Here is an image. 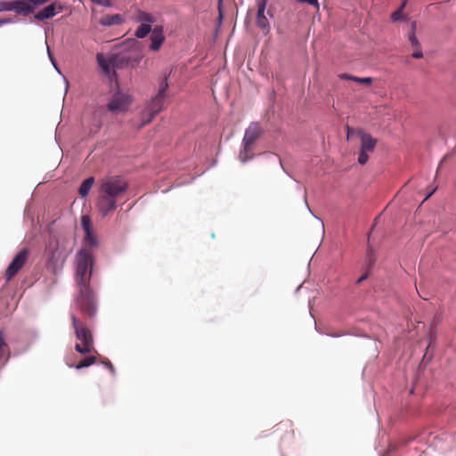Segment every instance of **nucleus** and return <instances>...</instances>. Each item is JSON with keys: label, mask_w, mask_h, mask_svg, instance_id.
Instances as JSON below:
<instances>
[{"label": "nucleus", "mask_w": 456, "mask_h": 456, "mask_svg": "<svg viewBox=\"0 0 456 456\" xmlns=\"http://www.w3.org/2000/svg\"><path fill=\"white\" fill-rule=\"evenodd\" d=\"M93 265L94 258L88 249L82 248L77 252L75 281L78 293L76 297V305L81 314L88 318H93L97 310L95 297L90 288Z\"/></svg>", "instance_id": "nucleus-1"}, {"label": "nucleus", "mask_w": 456, "mask_h": 456, "mask_svg": "<svg viewBox=\"0 0 456 456\" xmlns=\"http://www.w3.org/2000/svg\"><path fill=\"white\" fill-rule=\"evenodd\" d=\"M72 326L75 335L80 343L75 345V350L81 354L96 353L94 346V338L89 328L75 314H71Z\"/></svg>", "instance_id": "nucleus-2"}, {"label": "nucleus", "mask_w": 456, "mask_h": 456, "mask_svg": "<svg viewBox=\"0 0 456 456\" xmlns=\"http://www.w3.org/2000/svg\"><path fill=\"white\" fill-rule=\"evenodd\" d=\"M167 87V77L166 76L160 85L159 93L145 107V113L148 114L149 117L148 119L143 120L142 124L138 125L139 129L149 124L153 119V118L163 110L166 91Z\"/></svg>", "instance_id": "nucleus-3"}, {"label": "nucleus", "mask_w": 456, "mask_h": 456, "mask_svg": "<svg viewBox=\"0 0 456 456\" xmlns=\"http://www.w3.org/2000/svg\"><path fill=\"white\" fill-rule=\"evenodd\" d=\"M128 188L127 182L119 175L106 176L101 180L99 191L118 199Z\"/></svg>", "instance_id": "nucleus-4"}, {"label": "nucleus", "mask_w": 456, "mask_h": 456, "mask_svg": "<svg viewBox=\"0 0 456 456\" xmlns=\"http://www.w3.org/2000/svg\"><path fill=\"white\" fill-rule=\"evenodd\" d=\"M263 129L259 123L253 122L245 131L243 137V151L240 153V159L241 162H246L252 158L249 153L253 149V144L262 134Z\"/></svg>", "instance_id": "nucleus-5"}, {"label": "nucleus", "mask_w": 456, "mask_h": 456, "mask_svg": "<svg viewBox=\"0 0 456 456\" xmlns=\"http://www.w3.org/2000/svg\"><path fill=\"white\" fill-rule=\"evenodd\" d=\"M357 135L361 139V149L359 152L358 162L361 165H364L369 160V152H372L375 150L377 140L362 129L357 131Z\"/></svg>", "instance_id": "nucleus-6"}, {"label": "nucleus", "mask_w": 456, "mask_h": 456, "mask_svg": "<svg viewBox=\"0 0 456 456\" xmlns=\"http://www.w3.org/2000/svg\"><path fill=\"white\" fill-rule=\"evenodd\" d=\"M36 5L28 0L1 1L0 11H13L27 16L34 12Z\"/></svg>", "instance_id": "nucleus-7"}, {"label": "nucleus", "mask_w": 456, "mask_h": 456, "mask_svg": "<svg viewBox=\"0 0 456 456\" xmlns=\"http://www.w3.org/2000/svg\"><path fill=\"white\" fill-rule=\"evenodd\" d=\"M131 103L132 98L129 94L117 92L107 104V109L109 111L115 114L122 113L128 110Z\"/></svg>", "instance_id": "nucleus-8"}, {"label": "nucleus", "mask_w": 456, "mask_h": 456, "mask_svg": "<svg viewBox=\"0 0 456 456\" xmlns=\"http://www.w3.org/2000/svg\"><path fill=\"white\" fill-rule=\"evenodd\" d=\"M29 256L28 248H22L12 260L5 270V278L7 281L12 280L25 265Z\"/></svg>", "instance_id": "nucleus-9"}, {"label": "nucleus", "mask_w": 456, "mask_h": 456, "mask_svg": "<svg viewBox=\"0 0 456 456\" xmlns=\"http://www.w3.org/2000/svg\"><path fill=\"white\" fill-rule=\"evenodd\" d=\"M117 198L106 195V193L99 191L96 206L99 212L103 216H106L108 215L112 214L115 211V209L117 208Z\"/></svg>", "instance_id": "nucleus-10"}, {"label": "nucleus", "mask_w": 456, "mask_h": 456, "mask_svg": "<svg viewBox=\"0 0 456 456\" xmlns=\"http://www.w3.org/2000/svg\"><path fill=\"white\" fill-rule=\"evenodd\" d=\"M81 225L85 232V243L91 248L98 246V240L92 228L91 219L88 216H83L81 218Z\"/></svg>", "instance_id": "nucleus-11"}, {"label": "nucleus", "mask_w": 456, "mask_h": 456, "mask_svg": "<svg viewBox=\"0 0 456 456\" xmlns=\"http://www.w3.org/2000/svg\"><path fill=\"white\" fill-rule=\"evenodd\" d=\"M63 10L62 4L59 3H53L48 6L45 7L38 12L35 14V19L37 20H44L47 19H51L55 16L57 13L61 12Z\"/></svg>", "instance_id": "nucleus-12"}, {"label": "nucleus", "mask_w": 456, "mask_h": 456, "mask_svg": "<svg viewBox=\"0 0 456 456\" xmlns=\"http://www.w3.org/2000/svg\"><path fill=\"white\" fill-rule=\"evenodd\" d=\"M268 0H257L256 1V24L262 29L269 30L270 25L268 19L266 18L265 12Z\"/></svg>", "instance_id": "nucleus-13"}, {"label": "nucleus", "mask_w": 456, "mask_h": 456, "mask_svg": "<svg viewBox=\"0 0 456 456\" xmlns=\"http://www.w3.org/2000/svg\"><path fill=\"white\" fill-rule=\"evenodd\" d=\"M165 40V37L163 35V29L161 27H156L152 34L151 36V49L152 51H158L159 50L161 45L163 44Z\"/></svg>", "instance_id": "nucleus-14"}, {"label": "nucleus", "mask_w": 456, "mask_h": 456, "mask_svg": "<svg viewBox=\"0 0 456 456\" xmlns=\"http://www.w3.org/2000/svg\"><path fill=\"white\" fill-rule=\"evenodd\" d=\"M123 21H124V19H123L122 15H120V14H112V15L108 14V15L102 16L100 19L99 23L102 26L109 27V26H112V25L121 24Z\"/></svg>", "instance_id": "nucleus-15"}, {"label": "nucleus", "mask_w": 456, "mask_h": 456, "mask_svg": "<svg viewBox=\"0 0 456 456\" xmlns=\"http://www.w3.org/2000/svg\"><path fill=\"white\" fill-rule=\"evenodd\" d=\"M339 77L343 80H352V81H355L357 83L364 84L367 86H369L372 83L371 77H354V76H352V75H349L346 73L340 74Z\"/></svg>", "instance_id": "nucleus-16"}, {"label": "nucleus", "mask_w": 456, "mask_h": 456, "mask_svg": "<svg viewBox=\"0 0 456 456\" xmlns=\"http://www.w3.org/2000/svg\"><path fill=\"white\" fill-rule=\"evenodd\" d=\"M94 183V177H88L86 178L80 185L78 192L82 197H86L88 195L92 186Z\"/></svg>", "instance_id": "nucleus-17"}, {"label": "nucleus", "mask_w": 456, "mask_h": 456, "mask_svg": "<svg viewBox=\"0 0 456 456\" xmlns=\"http://www.w3.org/2000/svg\"><path fill=\"white\" fill-rule=\"evenodd\" d=\"M96 362H97V359L94 355H89V356L84 358L83 360H81L80 362H78L75 365V368L77 370H80V369H83L86 367H89V366L94 364Z\"/></svg>", "instance_id": "nucleus-18"}, {"label": "nucleus", "mask_w": 456, "mask_h": 456, "mask_svg": "<svg viewBox=\"0 0 456 456\" xmlns=\"http://www.w3.org/2000/svg\"><path fill=\"white\" fill-rule=\"evenodd\" d=\"M151 30L150 24L142 23L135 30L134 36L138 38L145 37Z\"/></svg>", "instance_id": "nucleus-19"}, {"label": "nucleus", "mask_w": 456, "mask_h": 456, "mask_svg": "<svg viewBox=\"0 0 456 456\" xmlns=\"http://www.w3.org/2000/svg\"><path fill=\"white\" fill-rule=\"evenodd\" d=\"M136 20L142 22V24L146 23L150 25L151 23H154L156 21V19L151 13L145 12H139Z\"/></svg>", "instance_id": "nucleus-20"}, {"label": "nucleus", "mask_w": 456, "mask_h": 456, "mask_svg": "<svg viewBox=\"0 0 456 456\" xmlns=\"http://www.w3.org/2000/svg\"><path fill=\"white\" fill-rule=\"evenodd\" d=\"M416 22L411 23V32L409 35V41L413 48H419L420 44L415 35Z\"/></svg>", "instance_id": "nucleus-21"}, {"label": "nucleus", "mask_w": 456, "mask_h": 456, "mask_svg": "<svg viewBox=\"0 0 456 456\" xmlns=\"http://www.w3.org/2000/svg\"><path fill=\"white\" fill-rule=\"evenodd\" d=\"M129 58L124 55H118L113 60L112 62L117 67H122L125 63H128Z\"/></svg>", "instance_id": "nucleus-22"}, {"label": "nucleus", "mask_w": 456, "mask_h": 456, "mask_svg": "<svg viewBox=\"0 0 456 456\" xmlns=\"http://www.w3.org/2000/svg\"><path fill=\"white\" fill-rule=\"evenodd\" d=\"M7 347V344L4 339V335L2 330H0V354L4 355V349Z\"/></svg>", "instance_id": "nucleus-23"}, {"label": "nucleus", "mask_w": 456, "mask_h": 456, "mask_svg": "<svg viewBox=\"0 0 456 456\" xmlns=\"http://www.w3.org/2000/svg\"><path fill=\"white\" fill-rule=\"evenodd\" d=\"M403 9V8H402V5H401L398 10H396L395 12H394L392 13L391 18H392L393 20H399L402 19V17H403V14H402Z\"/></svg>", "instance_id": "nucleus-24"}, {"label": "nucleus", "mask_w": 456, "mask_h": 456, "mask_svg": "<svg viewBox=\"0 0 456 456\" xmlns=\"http://www.w3.org/2000/svg\"><path fill=\"white\" fill-rule=\"evenodd\" d=\"M297 1L299 3H302V4H308L312 6H314V8L319 9L318 0H297Z\"/></svg>", "instance_id": "nucleus-25"}, {"label": "nucleus", "mask_w": 456, "mask_h": 456, "mask_svg": "<svg viewBox=\"0 0 456 456\" xmlns=\"http://www.w3.org/2000/svg\"><path fill=\"white\" fill-rule=\"evenodd\" d=\"M97 60H98V62H99L100 66L102 68V69L105 70V71H108L109 66L106 63V61L103 60L102 56L98 54Z\"/></svg>", "instance_id": "nucleus-26"}, {"label": "nucleus", "mask_w": 456, "mask_h": 456, "mask_svg": "<svg viewBox=\"0 0 456 456\" xmlns=\"http://www.w3.org/2000/svg\"><path fill=\"white\" fill-rule=\"evenodd\" d=\"M148 117H149V116H148V114H146V113H145V109H144V110L141 112V114H140V123H139V125H140V124H142L143 120L148 119ZM133 125H134V126H136L138 127V124H137V123H135L134 121H133Z\"/></svg>", "instance_id": "nucleus-27"}, {"label": "nucleus", "mask_w": 456, "mask_h": 456, "mask_svg": "<svg viewBox=\"0 0 456 456\" xmlns=\"http://www.w3.org/2000/svg\"><path fill=\"white\" fill-rule=\"evenodd\" d=\"M412 57L416 59H420L423 57V53L420 47L415 48V51L412 53Z\"/></svg>", "instance_id": "nucleus-28"}, {"label": "nucleus", "mask_w": 456, "mask_h": 456, "mask_svg": "<svg viewBox=\"0 0 456 456\" xmlns=\"http://www.w3.org/2000/svg\"><path fill=\"white\" fill-rule=\"evenodd\" d=\"M92 2L102 5V6H110V0H91Z\"/></svg>", "instance_id": "nucleus-29"}, {"label": "nucleus", "mask_w": 456, "mask_h": 456, "mask_svg": "<svg viewBox=\"0 0 456 456\" xmlns=\"http://www.w3.org/2000/svg\"><path fill=\"white\" fill-rule=\"evenodd\" d=\"M28 1L31 2L37 7V6L45 4V3L49 2L50 0H28Z\"/></svg>", "instance_id": "nucleus-30"}, {"label": "nucleus", "mask_w": 456, "mask_h": 456, "mask_svg": "<svg viewBox=\"0 0 456 456\" xmlns=\"http://www.w3.org/2000/svg\"><path fill=\"white\" fill-rule=\"evenodd\" d=\"M104 364L106 365V367L110 370L111 373H114L115 372V369H114V366L112 365V363L108 361V362H105Z\"/></svg>", "instance_id": "nucleus-31"}, {"label": "nucleus", "mask_w": 456, "mask_h": 456, "mask_svg": "<svg viewBox=\"0 0 456 456\" xmlns=\"http://www.w3.org/2000/svg\"><path fill=\"white\" fill-rule=\"evenodd\" d=\"M357 131H358V130L354 131L353 128H350L349 126H347V138H348L351 134H353L354 133H355V134H357Z\"/></svg>", "instance_id": "nucleus-32"}, {"label": "nucleus", "mask_w": 456, "mask_h": 456, "mask_svg": "<svg viewBox=\"0 0 456 456\" xmlns=\"http://www.w3.org/2000/svg\"><path fill=\"white\" fill-rule=\"evenodd\" d=\"M368 277V274L365 273L363 275H362L358 280H357V283L360 284L361 282H362L364 280H366Z\"/></svg>", "instance_id": "nucleus-33"}, {"label": "nucleus", "mask_w": 456, "mask_h": 456, "mask_svg": "<svg viewBox=\"0 0 456 456\" xmlns=\"http://www.w3.org/2000/svg\"><path fill=\"white\" fill-rule=\"evenodd\" d=\"M9 21H10L9 20H0V26H2L3 24L8 23Z\"/></svg>", "instance_id": "nucleus-34"}, {"label": "nucleus", "mask_w": 456, "mask_h": 456, "mask_svg": "<svg viewBox=\"0 0 456 456\" xmlns=\"http://www.w3.org/2000/svg\"><path fill=\"white\" fill-rule=\"evenodd\" d=\"M407 4V0H403L402 8H404Z\"/></svg>", "instance_id": "nucleus-35"}, {"label": "nucleus", "mask_w": 456, "mask_h": 456, "mask_svg": "<svg viewBox=\"0 0 456 456\" xmlns=\"http://www.w3.org/2000/svg\"><path fill=\"white\" fill-rule=\"evenodd\" d=\"M434 191H435V190H433L431 192H429V193L428 194V196L426 197V200H427L428 198H429V197L433 194V192H434Z\"/></svg>", "instance_id": "nucleus-36"}, {"label": "nucleus", "mask_w": 456, "mask_h": 456, "mask_svg": "<svg viewBox=\"0 0 456 456\" xmlns=\"http://www.w3.org/2000/svg\"><path fill=\"white\" fill-rule=\"evenodd\" d=\"M4 355L0 354V359L3 357Z\"/></svg>", "instance_id": "nucleus-37"}]
</instances>
